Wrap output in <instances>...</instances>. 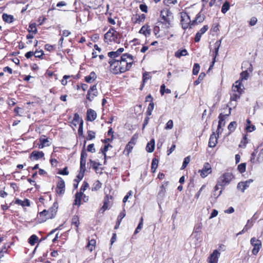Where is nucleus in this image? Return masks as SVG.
<instances>
[{"instance_id":"nucleus-15","label":"nucleus","mask_w":263,"mask_h":263,"mask_svg":"<svg viewBox=\"0 0 263 263\" xmlns=\"http://www.w3.org/2000/svg\"><path fill=\"white\" fill-rule=\"evenodd\" d=\"M218 137H217L215 133H213V134L211 135L209 141V146L210 147H214L216 145L217 143V139Z\"/></svg>"},{"instance_id":"nucleus-8","label":"nucleus","mask_w":263,"mask_h":263,"mask_svg":"<svg viewBox=\"0 0 263 263\" xmlns=\"http://www.w3.org/2000/svg\"><path fill=\"white\" fill-rule=\"evenodd\" d=\"M181 23L182 27L183 29H186L189 27L190 28L192 27V22L191 21L190 17L186 13H183L181 14Z\"/></svg>"},{"instance_id":"nucleus-24","label":"nucleus","mask_w":263,"mask_h":263,"mask_svg":"<svg viewBox=\"0 0 263 263\" xmlns=\"http://www.w3.org/2000/svg\"><path fill=\"white\" fill-rule=\"evenodd\" d=\"M125 216V211L124 210L123 212H122L120 213L118 217L117 221L115 227V229H117L118 228V227L119 226V225L121 223L122 219Z\"/></svg>"},{"instance_id":"nucleus-44","label":"nucleus","mask_w":263,"mask_h":263,"mask_svg":"<svg viewBox=\"0 0 263 263\" xmlns=\"http://www.w3.org/2000/svg\"><path fill=\"white\" fill-rule=\"evenodd\" d=\"M190 160L191 159L190 156L185 157L184 159V161L181 167V170H184L186 167L187 165L189 163Z\"/></svg>"},{"instance_id":"nucleus-18","label":"nucleus","mask_w":263,"mask_h":263,"mask_svg":"<svg viewBox=\"0 0 263 263\" xmlns=\"http://www.w3.org/2000/svg\"><path fill=\"white\" fill-rule=\"evenodd\" d=\"M44 156V154L43 152L40 151H33L30 155V158H33V160H38L41 158H43Z\"/></svg>"},{"instance_id":"nucleus-23","label":"nucleus","mask_w":263,"mask_h":263,"mask_svg":"<svg viewBox=\"0 0 263 263\" xmlns=\"http://www.w3.org/2000/svg\"><path fill=\"white\" fill-rule=\"evenodd\" d=\"M3 20L8 23H11L13 21V16L11 15H8L6 13H4L2 16Z\"/></svg>"},{"instance_id":"nucleus-42","label":"nucleus","mask_w":263,"mask_h":263,"mask_svg":"<svg viewBox=\"0 0 263 263\" xmlns=\"http://www.w3.org/2000/svg\"><path fill=\"white\" fill-rule=\"evenodd\" d=\"M40 141L43 144V146H48L50 145V143L47 138H45V136L41 137Z\"/></svg>"},{"instance_id":"nucleus-17","label":"nucleus","mask_w":263,"mask_h":263,"mask_svg":"<svg viewBox=\"0 0 263 263\" xmlns=\"http://www.w3.org/2000/svg\"><path fill=\"white\" fill-rule=\"evenodd\" d=\"M96 118V112L92 109H88L87 111V120L89 121H93Z\"/></svg>"},{"instance_id":"nucleus-52","label":"nucleus","mask_w":263,"mask_h":263,"mask_svg":"<svg viewBox=\"0 0 263 263\" xmlns=\"http://www.w3.org/2000/svg\"><path fill=\"white\" fill-rule=\"evenodd\" d=\"M134 145L130 144L129 143L126 145L124 152H127V154L128 155L132 152Z\"/></svg>"},{"instance_id":"nucleus-63","label":"nucleus","mask_w":263,"mask_h":263,"mask_svg":"<svg viewBox=\"0 0 263 263\" xmlns=\"http://www.w3.org/2000/svg\"><path fill=\"white\" fill-rule=\"evenodd\" d=\"M59 173L60 174L64 175H68L69 172L67 171V167H65V168H64V169L63 170L60 171Z\"/></svg>"},{"instance_id":"nucleus-62","label":"nucleus","mask_w":263,"mask_h":263,"mask_svg":"<svg viewBox=\"0 0 263 263\" xmlns=\"http://www.w3.org/2000/svg\"><path fill=\"white\" fill-rule=\"evenodd\" d=\"M78 133L80 135L83 134V120H81L80 121L79 127L78 129Z\"/></svg>"},{"instance_id":"nucleus-27","label":"nucleus","mask_w":263,"mask_h":263,"mask_svg":"<svg viewBox=\"0 0 263 263\" xmlns=\"http://www.w3.org/2000/svg\"><path fill=\"white\" fill-rule=\"evenodd\" d=\"M158 164V160L156 158H153L152 162L151 170L153 173L155 172Z\"/></svg>"},{"instance_id":"nucleus-21","label":"nucleus","mask_w":263,"mask_h":263,"mask_svg":"<svg viewBox=\"0 0 263 263\" xmlns=\"http://www.w3.org/2000/svg\"><path fill=\"white\" fill-rule=\"evenodd\" d=\"M154 148L155 140L153 139L147 144L146 149L147 152L152 153L154 151Z\"/></svg>"},{"instance_id":"nucleus-32","label":"nucleus","mask_w":263,"mask_h":263,"mask_svg":"<svg viewBox=\"0 0 263 263\" xmlns=\"http://www.w3.org/2000/svg\"><path fill=\"white\" fill-rule=\"evenodd\" d=\"M81 120H82L80 119L79 115L77 113H76L73 117L72 124H73L74 126H76L77 124H80Z\"/></svg>"},{"instance_id":"nucleus-61","label":"nucleus","mask_w":263,"mask_h":263,"mask_svg":"<svg viewBox=\"0 0 263 263\" xmlns=\"http://www.w3.org/2000/svg\"><path fill=\"white\" fill-rule=\"evenodd\" d=\"M140 10L146 13L147 12V7L146 5L141 4L139 6Z\"/></svg>"},{"instance_id":"nucleus-5","label":"nucleus","mask_w":263,"mask_h":263,"mask_svg":"<svg viewBox=\"0 0 263 263\" xmlns=\"http://www.w3.org/2000/svg\"><path fill=\"white\" fill-rule=\"evenodd\" d=\"M118 38V33L113 28H111L104 35V40L106 42H115Z\"/></svg>"},{"instance_id":"nucleus-59","label":"nucleus","mask_w":263,"mask_h":263,"mask_svg":"<svg viewBox=\"0 0 263 263\" xmlns=\"http://www.w3.org/2000/svg\"><path fill=\"white\" fill-rule=\"evenodd\" d=\"M257 21V19L255 17H252L249 22V24L251 26H254Z\"/></svg>"},{"instance_id":"nucleus-1","label":"nucleus","mask_w":263,"mask_h":263,"mask_svg":"<svg viewBox=\"0 0 263 263\" xmlns=\"http://www.w3.org/2000/svg\"><path fill=\"white\" fill-rule=\"evenodd\" d=\"M134 63V57L128 53L123 54L120 58V65L121 72L128 70Z\"/></svg>"},{"instance_id":"nucleus-41","label":"nucleus","mask_w":263,"mask_h":263,"mask_svg":"<svg viewBox=\"0 0 263 263\" xmlns=\"http://www.w3.org/2000/svg\"><path fill=\"white\" fill-rule=\"evenodd\" d=\"M28 31L29 32H32L35 34L37 32V29L36 27V24L35 23L31 24L29 26Z\"/></svg>"},{"instance_id":"nucleus-20","label":"nucleus","mask_w":263,"mask_h":263,"mask_svg":"<svg viewBox=\"0 0 263 263\" xmlns=\"http://www.w3.org/2000/svg\"><path fill=\"white\" fill-rule=\"evenodd\" d=\"M139 33L144 34L145 36L149 35L151 33V29L147 25H144L141 27L139 31Z\"/></svg>"},{"instance_id":"nucleus-64","label":"nucleus","mask_w":263,"mask_h":263,"mask_svg":"<svg viewBox=\"0 0 263 263\" xmlns=\"http://www.w3.org/2000/svg\"><path fill=\"white\" fill-rule=\"evenodd\" d=\"M218 214V211L216 210H213L212 213L211 214V216H210L209 218L212 219L216 216H217Z\"/></svg>"},{"instance_id":"nucleus-22","label":"nucleus","mask_w":263,"mask_h":263,"mask_svg":"<svg viewBox=\"0 0 263 263\" xmlns=\"http://www.w3.org/2000/svg\"><path fill=\"white\" fill-rule=\"evenodd\" d=\"M97 78L96 74L95 72L92 71L89 76L85 77V81L87 83H91Z\"/></svg>"},{"instance_id":"nucleus-12","label":"nucleus","mask_w":263,"mask_h":263,"mask_svg":"<svg viewBox=\"0 0 263 263\" xmlns=\"http://www.w3.org/2000/svg\"><path fill=\"white\" fill-rule=\"evenodd\" d=\"M231 108H230L229 110V112L228 114H226L225 115H223L222 113L220 114L219 115L218 118H219V122H218V128H221L222 126H224L225 125V118L226 116H229L231 114Z\"/></svg>"},{"instance_id":"nucleus-36","label":"nucleus","mask_w":263,"mask_h":263,"mask_svg":"<svg viewBox=\"0 0 263 263\" xmlns=\"http://www.w3.org/2000/svg\"><path fill=\"white\" fill-rule=\"evenodd\" d=\"M205 76V74L204 72H201L199 74L198 78L194 82V85H197L201 82Z\"/></svg>"},{"instance_id":"nucleus-13","label":"nucleus","mask_w":263,"mask_h":263,"mask_svg":"<svg viewBox=\"0 0 263 263\" xmlns=\"http://www.w3.org/2000/svg\"><path fill=\"white\" fill-rule=\"evenodd\" d=\"M220 253L217 250H215L210 255L209 257V262L210 263H217L218 258L220 256Z\"/></svg>"},{"instance_id":"nucleus-47","label":"nucleus","mask_w":263,"mask_h":263,"mask_svg":"<svg viewBox=\"0 0 263 263\" xmlns=\"http://www.w3.org/2000/svg\"><path fill=\"white\" fill-rule=\"evenodd\" d=\"M120 54L116 51H111L108 53V55L111 59H115V58L119 57Z\"/></svg>"},{"instance_id":"nucleus-11","label":"nucleus","mask_w":263,"mask_h":263,"mask_svg":"<svg viewBox=\"0 0 263 263\" xmlns=\"http://www.w3.org/2000/svg\"><path fill=\"white\" fill-rule=\"evenodd\" d=\"M253 182L252 179H249L244 182H240L237 184V189L241 190L242 192H244L245 190L249 187L250 184Z\"/></svg>"},{"instance_id":"nucleus-50","label":"nucleus","mask_w":263,"mask_h":263,"mask_svg":"<svg viewBox=\"0 0 263 263\" xmlns=\"http://www.w3.org/2000/svg\"><path fill=\"white\" fill-rule=\"evenodd\" d=\"M173 127V121L172 120H170L166 123V126L165 127V129L166 130H169L172 129Z\"/></svg>"},{"instance_id":"nucleus-14","label":"nucleus","mask_w":263,"mask_h":263,"mask_svg":"<svg viewBox=\"0 0 263 263\" xmlns=\"http://www.w3.org/2000/svg\"><path fill=\"white\" fill-rule=\"evenodd\" d=\"M65 192V182L60 178L57 184V193L59 194H63Z\"/></svg>"},{"instance_id":"nucleus-58","label":"nucleus","mask_w":263,"mask_h":263,"mask_svg":"<svg viewBox=\"0 0 263 263\" xmlns=\"http://www.w3.org/2000/svg\"><path fill=\"white\" fill-rule=\"evenodd\" d=\"M209 29V27L208 25H204L202 28L200 29V30L198 31L199 33H200L201 35L204 34Z\"/></svg>"},{"instance_id":"nucleus-60","label":"nucleus","mask_w":263,"mask_h":263,"mask_svg":"<svg viewBox=\"0 0 263 263\" xmlns=\"http://www.w3.org/2000/svg\"><path fill=\"white\" fill-rule=\"evenodd\" d=\"M83 176H84V173L83 172H81V173L79 174H78V176H77V177L78 178V179H74V181H76V182H77V183H78L80 180L82 179Z\"/></svg>"},{"instance_id":"nucleus-31","label":"nucleus","mask_w":263,"mask_h":263,"mask_svg":"<svg viewBox=\"0 0 263 263\" xmlns=\"http://www.w3.org/2000/svg\"><path fill=\"white\" fill-rule=\"evenodd\" d=\"M96 240L95 239H91L90 240H89L86 247L88 248V249L90 251H92V250H93V247L96 245Z\"/></svg>"},{"instance_id":"nucleus-39","label":"nucleus","mask_w":263,"mask_h":263,"mask_svg":"<svg viewBox=\"0 0 263 263\" xmlns=\"http://www.w3.org/2000/svg\"><path fill=\"white\" fill-rule=\"evenodd\" d=\"M254 220L252 219H249L247 221V224L245 226V230L248 231L249 230L254 224Z\"/></svg>"},{"instance_id":"nucleus-33","label":"nucleus","mask_w":263,"mask_h":263,"mask_svg":"<svg viewBox=\"0 0 263 263\" xmlns=\"http://www.w3.org/2000/svg\"><path fill=\"white\" fill-rule=\"evenodd\" d=\"M248 143V139L247 137V135H245L242 140L240 142V143L239 145V147L245 148L246 146V144Z\"/></svg>"},{"instance_id":"nucleus-43","label":"nucleus","mask_w":263,"mask_h":263,"mask_svg":"<svg viewBox=\"0 0 263 263\" xmlns=\"http://www.w3.org/2000/svg\"><path fill=\"white\" fill-rule=\"evenodd\" d=\"M37 239L38 238L35 235H32L29 239V242L31 245H34L36 243Z\"/></svg>"},{"instance_id":"nucleus-45","label":"nucleus","mask_w":263,"mask_h":263,"mask_svg":"<svg viewBox=\"0 0 263 263\" xmlns=\"http://www.w3.org/2000/svg\"><path fill=\"white\" fill-rule=\"evenodd\" d=\"M86 159H80V171L83 173L85 171Z\"/></svg>"},{"instance_id":"nucleus-38","label":"nucleus","mask_w":263,"mask_h":263,"mask_svg":"<svg viewBox=\"0 0 263 263\" xmlns=\"http://www.w3.org/2000/svg\"><path fill=\"white\" fill-rule=\"evenodd\" d=\"M168 182L165 183L164 184H162L161 186V190L159 192L158 195L159 196H161L162 197H163L165 195V187L167 185Z\"/></svg>"},{"instance_id":"nucleus-9","label":"nucleus","mask_w":263,"mask_h":263,"mask_svg":"<svg viewBox=\"0 0 263 263\" xmlns=\"http://www.w3.org/2000/svg\"><path fill=\"white\" fill-rule=\"evenodd\" d=\"M198 173H200V175L202 178L206 177L212 173V168L210 164L209 163H205L202 170H199Z\"/></svg>"},{"instance_id":"nucleus-35","label":"nucleus","mask_w":263,"mask_h":263,"mask_svg":"<svg viewBox=\"0 0 263 263\" xmlns=\"http://www.w3.org/2000/svg\"><path fill=\"white\" fill-rule=\"evenodd\" d=\"M202 227V224L201 223H199L197 224L194 229V231L193 232V235H194L195 233H199L201 232V230Z\"/></svg>"},{"instance_id":"nucleus-55","label":"nucleus","mask_w":263,"mask_h":263,"mask_svg":"<svg viewBox=\"0 0 263 263\" xmlns=\"http://www.w3.org/2000/svg\"><path fill=\"white\" fill-rule=\"evenodd\" d=\"M257 161L259 163L263 161V149H261L259 153L258 154V157L257 158Z\"/></svg>"},{"instance_id":"nucleus-34","label":"nucleus","mask_w":263,"mask_h":263,"mask_svg":"<svg viewBox=\"0 0 263 263\" xmlns=\"http://www.w3.org/2000/svg\"><path fill=\"white\" fill-rule=\"evenodd\" d=\"M220 44H221V40L217 41L215 44V51H214L215 55L214 57V60H215L216 57L218 54L219 48L220 46Z\"/></svg>"},{"instance_id":"nucleus-4","label":"nucleus","mask_w":263,"mask_h":263,"mask_svg":"<svg viewBox=\"0 0 263 263\" xmlns=\"http://www.w3.org/2000/svg\"><path fill=\"white\" fill-rule=\"evenodd\" d=\"M234 177L231 173H226L221 176L218 179V185L222 187L229 184Z\"/></svg>"},{"instance_id":"nucleus-48","label":"nucleus","mask_w":263,"mask_h":263,"mask_svg":"<svg viewBox=\"0 0 263 263\" xmlns=\"http://www.w3.org/2000/svg\"><path fill=\"white\" fill-rule=\"evenodd\" d=\"M160 92L161 95H163L164 93V92H166L167 93H170L171 92V90L169 89L165 88L164 84H162L161 86Z\"/></svg>"},{"instance_id":"nucleus-3","label":"nucleus","mask_w":263,"mask_h":263,"mask_svg":"<svg viewBox=\"0 0 263 263\" xmlns=\"http://www.w3.org/2000/svg\"><path fill=\"white\" fill-rule=\"evenodd\" d=\"M243 88L244 87L242 85L240 80L236 81L232 86V91L234 92L231 96V100L237 101L240 98Z\"/></svg>"},{"instance_id":"nucleus-2","label":"nucleus","mask_w":263,"mask_h":263,"mask_svg":"<svg viewBox=\"0 0 263 263\" xmlns=\"http://www.w3.org/2000/svg\"><path fill=\"white\" fill-rule=\"evenodd\" d=\"M58 206L57 203H54L53 206L47 211L43 210L39 214V219L42 222L45 221L49 219H52L54 217L57 212Z\"/></svg>"},{"instance_id":"nucleus-6","label":"nucleus","mask_w":263,"mask_h":263,"mask_svg":"<svg viewBox=\"0 0 263 263\" xmlns=\"http://www.w3.org/2000/svg\"><path fill=\"white\" fill-rule=\"evenodd\" d=\"M108 62L110 64V70L114 73H122L120 69V60L110 59Z\"/></svg>"},{"instance_id":"nucleus-26","label":"nucleus","mask_w":263,"mask_h":263,"mask_svg":"<svg viewBox=\"0 0 263 263\" xmlns=\"http://www.w3.org/2000/svg\"><path fill=\"white\" fill-rule=\"evenodd\" d=\"M15 203L20 204V205H22L23 206H30V201L28 199H26L24 201H22L20 199H17L15 201Z\"/></svg>"},{"instance_id":"nucleus-46","label":"nucleus","mask_w":263,"mask_h":263,"mask_svg":"<svg viewBox=\"0 0 263 263\" xmlns=\"http://www.w3.org/2000/svg\"><path fill=\"white\" fill-rule=\"evenodd\" d=\"M200 70V65L198 63H195L194 65L193 69V74L194 75H197L199 71Z\"/></svg>"},{"instance_id":"nucleus-7","label":"nucleus","mask_w":263,"mask_h":263,"mask_svg":"<svg viewBox=\"0 0 263 263\" xmlns=\"http://www.w3.org/2000/svg\"><path fill=\"white\" fill-rule=\"evenodd\" d=\"M250 242L253 247L252 253L254 255H256L261 248V242L260 240L256 239L255 237H253L251 239Z\"/></svg>"},{"instance_id":"nucleus-37","label":"nucleus","mask_w":263,"mask_h":263,"mask_svg":"<svg viewBox=\"0 0 263 263\" xmlns=\"http://www.w3.org/2000/svg\"><path fill=\"white\" fill-rule=\"evenodd\" d=\"M89 186L88 183L84 181L83 183L82 186H81L80 189V191L79 192H78L77 193L80 194L82 195H83V192L86 190V189Z\"/></svg>"},{"instance_id":"nucleus-25","label":"nucleus","mask_w":263,"mask_h":263,"mask_svg":"<svg viewBox=\"0 0 263 263\" xmlns=\"http://www.w3.org/2000/svg\"><path fill=\"white\" fill-rule=\"evenodd\" d=\"M82 196L83 195L77 193L75 195V199L73 205H78V207L80 206L81 205V200Z\"/></svg>"},{"instance_id":"nucleus-57","label":"nucleus","mask_w":263,"mask_h":263,"mask_svg":"<svg viewBox=\"0 0 263 263\" xmlns=\"http://www.w3.org/2000/svg\"><path fill=\"white\" fill-rule=\"evenodd\" d=\"M87 151L91 153H95L96 152L93 144L88 145L87 147Z\"/></svg>"},{"instance_id":"nucleus-53","label":"nucleus","mask_w":263,"mask_h":263,"mask_svg":"<svg viewBox=\"0 0 263 263\" xmlns=\"http://www.w3.org/2000/svg\"><path fill=\"white\" fill-rule=\"evenodd\" d=\"M34 54L35 58L42 59L43 55L44 54V52L43 50L35 51Z\"/></svg>"},{"instance_id":"nucleus-49","label":"nucleus","mask_w":263,"mask_h":263,"mask_svg":"<svg viewBox=\"0 0 263 263\" xmlns=\"http://www.w3.org/2000/svg\"><path fill=\"white\" fill-rule=\"evenodd\" d=\"M238 170L241 173H244L246 171V163H242L238 165Z\"/></svg>"},{"instance_id":"nucleus-10","label":"nucleus","mask_w":263,"mask_h":263,"mask_svg":"<svg viewBox=\"0 0 263 263\" xmlns=\"http://www.w3.org/2000/svg\"><path fill=\"white\" fill-rule=\"evenodd\" d=\"M98 92L97 88V85H94L88 90L86 98L89 101H92L95 97L98 96Z\"/></svg>"},{"instance_id":"nucleus-19","label":"nucleus","mask_w":263,"mask_h":263,"mask_svg":"<svg viewBox=\"0 0 263 263\" xmlns=\"http://www.w3.org/2000/svg\"><path fill=\"white\" fill-rule=\"evenodd\" d=\"M204 20V15H201L200 14V13H199L197 15L195 19L192 22L191 25H194V26L197 25L199 23L202 22Z\"/></svg>"},{"instance_id":"nucleus-28","label":"nucleus","mask_w":263,"mask_h":263,"mask_svg":"<svg viewBox=\"0 0 263 263\" xmlns=\"http://www.w3.org/2000/svg\"><path fill=\"white\" fill-rule=\"evenodd\" d=\"M71 223L72 224H73L76 227H77V232L78 231V227L80 224V222H79V217H78V216H74L72 218V221H71Z\"/></svg>"},{"instance_id":"nucleus-16","label":"nucleus","mask_w":263,"mask_h":263,"mask_svg":"<svg viewBox=\"0 0 263 263\" xmlns=\"http://www.w3.org/2000/svg\"><path fill=\"white\" fill-rule=\"evenodd\" d=\"M170 13V12L168 10L166 11H162L161 12V17L162 20H163V23H165V24H168V25L170 24V20L168 18L169 15L168 14Z\"/></svg>"},{"instance_id":"nucleus-54","label":"nucleus","mask_w":263,"mask_h":263,"mask_svg":"<svg viewBox=\"0 0 263 263\" xmlns=\"http://www.w3.org/2000/svg\"><path fill=\"white\" fill-rule=\"evenodd\" d=\"M257 153L256 150H255L254 152L251 154V157L250 159V161L252 163H256L257 162V159H255L256 154Z\"/></svg>"},{"instance_id":"nucleus-56","label":"nucleus","mask_w":263,"mask_h":263,"mask_svg":"<svg viewBox=\"0 0 263 263\" xmlns=\"http://www.w3.org/2000/svg\"><path fill=\"white\" fill-rule=\"evenodd\" d=\"M236 125V122H235V121L231 122L228 126V129L230 131H233L235 129Z\"/></svg>"},{"instance_id":"nucleus-40","label":"nucleus","mask_w":263,"mask_h":263,"mask_svg":"<svg viewBox=\"0 0 263 263\" xmlns=\"http://www.w3.org/2000/svg\"><path fill=\"white\" fill-rule=\"evenodd\" d=\"M249 74L248 72V70H245V71H242L240 73V79L241 80H239L241 82V81L243 80H247L249 78Z\"/></svg>"},{"instance_id":"nucleus-29","label":"nucleus","mask_w":263,"mask_h":263,"mask_svg":"<svg viewBox=\"0 0 263 263\" xmlns=\"http://www.w3.org/2000/svg\"><path fill=\"white\" fill-rule=\"evenodd\" d=\"M187 51L186 49H183L182 50H178L175 52V56L177 58H180L181 56H184L187 55Z\"/></svg>"},{"instance_id":"nucleus-30","label":"nucleus","mask_w":263,"mask_h":263,"mask_svg":"<svg viewBox=\"0 0 263 263\" xmlns=\"http://www.w3.org/2000/svg\"><path fill=\"white\" fill-rule=\"evenodd\" d=\"M230 8V4L228 1H226L223 4L221 8V12L223 13H226Z\"/></svg>"},{"instance_id":"nucleus-51","label":"nucleus","mask_w":263,"mask_h":263,"mask_svg":"<svg viewBox=\"0 0 263 263\" xmlns=\"http://www.w3.org/2000/svg\"><path fill=\"white\" fill-rule=\"evenodd\" d=\"M95 138V133L91 130H89L88 132V137L87 138V140H92Z\"/></svg>"}]
</instances>
